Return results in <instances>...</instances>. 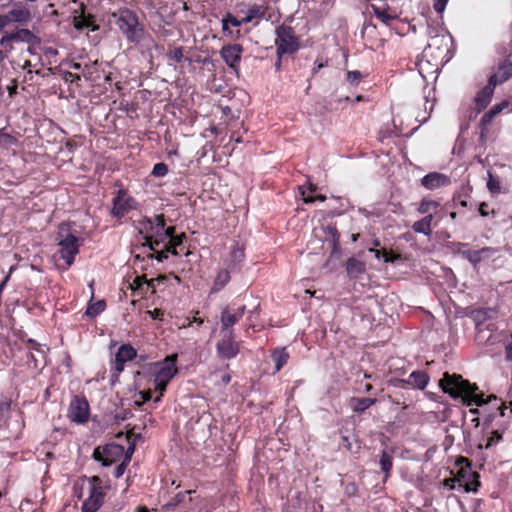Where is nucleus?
I'll list each match as a JSON object with an SVG mask.
<instances>
[{
    "mask_svg": "<svg viewBox=\"0 0 512 512\" xmlns=\"http://www.w3.org/2000/svg\"><path fill=\"white\" fill-rule=\"evenodd\" d=\"M440 386L445 393H448L453 398H462L467 406L476 405L484 406L489 405L491 412L487 414L486 421H492L496 414L505 416L506 406L496 396H489L488 399L484 398L483 393H478V387L471 384L469 381L463 379L461 375H450L445 373L440 380Z\"/></svg>",
    "mask_w": 512,
    "mask_h": 512,
    "instance_id": "1",
    "label": "nucleus"
},
{
    "mask_svg": "<svg viewBox=\"0 0 512 512\" xmlns=\"http://www.w3.org/2000/svg\"><path fill=\"white\" fill-rule=\"evenodd\" d=\"M177 354L167 356L163 361L153 364L151 371L154 375V389L159 392V395L154 399V402H159L163 396L164 391L171 379L177 374L176 367Z\"/></svg>",
    "mask_w": 512,
    "mask_h": 512,
    "instance_id": "2",
    "label": "nucleus"
},
{
    "mask_svg": "<svg viewBox=\"0 0 512 512\" xmlns=\"http://www.w3.org/2000/svg\"><path fill=\"white\" fill-rule=\"evenodd\" d=\"M116 25L129 42L138 43L142 37V28L139 25L137 15L127 9L121 8L112 13Z\"/></svg>",
    "mask_w": 512,
    "mask_h": 512,
    "instance_id": "3",
    "label": "nucleus"
},
{
    "mask_svg": "<svg viewBox=\"0 0 512 512\" xmlns=\"http://www.w3.org/2000/svg\"><path fill=\"white\" fill-rule=\"evenodd\" d=\"M56 240L60 247L61 259L65 261L67 267H70L74 263L75 256L79 253V238L71 234L66 226H61Z\"/></svg>",
    "mask_w": 512,
    "mask_h": 512,
    "instance_id": "4",
    "label": "nucleus"
},
{
    "mask_svg": "<svg viewBox=\"0 0 512 512\" xmlns=\"http://www.w3.org/2000/svg\"><path fill=\"white\" fill-rule=\"evenodd\" d=\"M276 36L275 44L279 58L283 54H293L299 49V41L292 27L284 24L278 26Z\"/></svg>",
    "mask_w": 512,
    "mask_h": 512,
    "instance_id": "5",
    "label": "nucleus"
},
{
    "mask_svg": "<svg viewBox=\"0 0 512 512\" xmlns=\"http://www.w3.org/2000/svg\"><path fill=\"white\" fill-rule=\"evenodd\" d=\"M89 496L83 502L82 512H96L104 503V486L98 476H92L88 479Z\"/></svg>",
    "mask_w": 512,
    "mask_h": 512,
    "instance_id": "6",
    "label": "nucleus"
},
{
    "mask_svg": "<svg viewBox=\"0 0 512 512\" xmlns=\"http://www.w3.org/2000/svg\"><path fill=\"white\" fill-rule=\"evenodd\" d=\"M216 343V353L220 359L231 360L240 352V342L235 340L234 332L220 333Z\"/></svg>",
    "mask_w": 512,
    "mask_h": 512,
    "instance_id": "7",
    "label": "nucleus"
},
{
    "mask_svg": "<svg viewBox=\"0 0 512 512\" xmlns=\"http://www.w3.org/2000/svg\"><path fill=\"white\" fill-rule=\"evenodd\" d=\"M123 454L124 447L122 445L111 443L102 448H95L93 457L96 461L101 462L103 466H109L120 459Z\"/></svg>",
    "mask_w": 512,
    "mask_h": 512,
    "instance_id": "8",
    "label": "nucleus"
},
{
    "mask_svg": "<svg viewBox=\"0 0 512 512\" xmlns=\"http://www.w3.org/2000/svg\"><path fill=\"white\" fill-rule=\"evenodd\" d=\"M457 464L461 465V469L458 473V481L460 482V485H463L467 492H475L480 486L478 474L470 470V463L467 458L461 457L457 461Z\"/></svg>",
    "mask_w": 512,
    "mask_h": 512,
    "instance_id": "9",
    "label": "nucleus"
},
{
    "mask_svg": "<svg viewBox=\"0 0 512 512\" xmlns=\"http://www.w3.org/2000/svg\"><path fill=\"white\" fill-rule=\"evenodd\" d=\"M136 201L125 190H119L113 198V207L111 214L116 218L124 217L129 211L134 209Z\"/></svg>",
    "mask_w": 512,
    "mask_h": 512,
    "instance_id": "10",
    "label": "nucleus"
},
{
    "mask_svg": "<svg viewBox=\"0 0 512 512\" xmlns=\"http://www.w3.org/2000/svg\"><path fill=\"white\" fill-rule=\"evenodd\" d=\"M68 418L77 424L87 422L89 418L88 401L85 398L75 397L70 403Z\"/></svg>",
    "mask_w": 512,
    "mask_h": 512,
    "instance_id": "11",
    "label": "nucleus"
},
{
    "mask_svg": "<svg viewBox=\"0 0 512 512\" xmlns=\"http://www.w3.org/2000/svg\"><path fill=\"white\" fill-rule=\"evenodd\" d=\"M428 382V374L421 370L413 371L407 380L398 378L389 380V384L396 388H404L406 385H410L419 390L425 389L428 385Z\"/></svg>",
    "mask_w": 512,
    "mask_h": 512,
    "instance_id": "12",
    "label": "nucleus"
},
{
    "mask_svg": "<svg viewBox=\"0 0 512 512\" xmlns=\"http://www.w3.org/2000/svg\"><path fill=\"white\" fill-rule=\"evenodd\" d=\"M460 249L458 253L465 259H467L474 267H476L481 261L491 258L497 250L492 247H484L479 250L465 249L468 244L460 243Z\"/></svg>",
    "mask_w": 512,
    "mask_h": 512,
    "instance_id": "13",
    "label": "nucleus"
},
{
    "mask_svg": "<svg viewBox=\"0 0 512 512\" xmlns=\"http://www.w3.org/2000/svg\"><path fill=\"white\" fill-rule=\"evenodd\" d=\"M245 306L237 309L224 308L220 315V333L234 332L233 326L244 316Z\"/></svg>",
    "mask_w": 512,
    "mask_h": 512,
    "instance_id": "14",
    "label": "nucleus"
},
{
    "mask_svg": "<svg viewBox=\"0 0 512 512\" xmlns=\"http://www.w3.org/2000/svg\"><path fill=\"white\" fill-rule=\"evenodd\" d=\"M242 53L243 47L240 44L224 45L220 50L221 58L234 71H238Z\"/></svg>",
    "mask_w": 512,
    "mask_h": 512,
    "instance_id": "15",
    "label": "nucleus"
},
{
    "mask_svg": "<svg viewBox=\"0 0 512 512\" xmlns=\"http://www.w3.org/2000/svg\"><path fill=\"white\" fill-rule=\"evenodd\" d=\"M499 84H502V82H499L498 76H494L492 74L489 78L488 84L481 89L475 97V104L478 112L488 106L494 94V89Z\"/></svg>",
    "mask_w": 512,
    "mask_h": 512,
    "instance_id": "16",
    "label": "nucleus"
},
{
    "mask_svg": "<svg viewBox=\"0 0 512 512\" xmlns=\"http://www.w3.org/2000/svg\"><path fill=\"white\" fill-rule=\"evenodd\" d=\"M175 232L173 226L165 228V220L163 215H156L154 217L153 230L151 237L153 240V247L158 246L160 243L167 240L171 233Z\"/></svg>",
    "mask_w": 512,
    "mask_h": 512,
    "instance_id": "17",
    "label": "nucleus"
},
{
    "mask_svg": "<svg viewBox=\"0 0 512 512\" xmlns=\"http://www.w3.org/2000/svg\"><path fill=\"white\" fill-rule=\"evenodd\" d=\"M136 356L137 352L130 344L121 345L115 355L116 372L121 373L124 370V364L133 360Z\"/></svg>",
    "mask_w": 512,
    "mask_h": 512,
    "instance_id": "18",
    "label": "nucleus"
},
{
    "mask_svg": "<svg viewBox=\"0 0 512 512\" xmlns=\"http://www.w3.org/2000/svg\"><path fill=\"white\" fill-rule=\"evenodd\" d=\"M421 183L425 188H427L429 190H434V189H437L440 187H445V186L450 185L451 179L449 176H447L445 174L433 172V173H429V174L425 175L421 179Z\"/></svg>",
    "mask_w": 512,
    "mask_h": 512,
    "instance_id": "19",
    "label": "nucleus"
},
{
    "mask_svg": "<svg viewBox=\"0 0 512 512\" xmlns=\"http://www.w3.org/2000/svg\"><path fill=\"white\" fill-rule=\"evenodd\" d=\"M7 24L17 22L20 24H26L31 19L30 10L22 5H15L7 14L4 15Z\"/></svg>",
    "mask_w": 512,
    "mask_h": 512,
    "instance_id": "20",
    "label": "nucleus"
},
{
    "mask_svg": "<svg viewBox=\"0 0 512 512\" xmlns=\"http://www.w3.org/2000/svg\"><path fill=\"white\" fill-rule=\"evenodd\" d=\"M244 258V247L242 245L235 244L231 251L229 252V256L226 259L225 263L228 269L233 271L244 260Z\"/></svg>",
    "mask_w": 512,
    "mask_h": 512,
    "instance_id": "21",
    "label": "nucleus"
},
{
    "mask_svg": "<svg viewBox=\"0 0 512 512\" xmlns=\"http://www.w3.org/2000/svg\"><path fill=\"white\" fill-rule=\"evenodd\" d=\"M375 398L351 397L348 405L354 413L361 414L376 403Z\"/></svg>",
    "mask_w": 512,
    "mask_h": 512,
    "instance_id": "22",
    "label": "nucleus"
},
{
    "mask_svg": "<svg viewBox=\"0 0 512 512\" xmlns=\"http://www.w3.org/2000/svg\"><path fill=\"white\" fill-rule=\"evenodd\" d=\"M346 271L350 278L356 279L365 272V263L355 257L347 260Z\"/></svg>",
    "mask_w": 512,
    "mask_h": 512,
    "instance_id": "23",
    "label": "nucleus"
},
{
    "mask_svg": "<svg viewBox=\"0 0 512 512\" xmlns=\"http://www.w3.org/2000/svg\"><path fill=\"white\" fill-rule=\"evenodd\" d=\"M154 218L145 217L142 221L139 222V233L144 234L145 246H148L151 250H154L153 240L151 237V232L153 230Z\"/></svg>",
    "mask_w": 512,
    "mask_h": 512,
    "instance_id": "24",
    "label": "nucleus"
},
{
    "mask_svg": "<svg viewBox=\"0 0 512 512\" xmlns=\"http://www.w3.org/2000/svg\"><path fill=\"white\" fill-rule=\"evenodd\" d=\"M34 38L33 33L28 29H18L17 31H14L10 34L5 35L2 38V42L8 40V41H21L30 43Z\"/></svg>",
    "mask_w": 512,
    "mask_h": 512,
    "instance_id": "25",
    "label": "nucleus"
},
{
    "mask_svg": "<svg viewBox=\"0 0 512 512\" xmlns=\"http://www.w3.org/2000/svg\"><path fill=\"white\" fill-rule=\"evenodd\" d=\"M372 11L374 16L385 25H389V23L396 18L395 14L390 13L388 6L381 7L372 5Z\"/></svg>",
    "mask_w": 512,
    "mask_h": 512,
    "instance_id": "26",
    "label": "nucleus"
},
{
    "mask_svg": "<svg viewBox=\"0 0 512 512\" xmlns=\"http://www.w3.org/2000/svg\"><path fill=\"white\" fill-rule=\"evenodd\" d=\"M510 106V102L507 100H503L502 102L494 105L489 111H487L481 118V122L484 125L489 124L495 116L501 113L503 110L507 109Z\"/></svg>",
    "mask_w": 512,
    "mask_h": 512,
    "instance_id": "27",
    "label": "nucleus"
},
{
    "mask_svg": "<svg viewBox=\"0 0 512 512\" xmlns=\"http://www.w3.org/2000/svg\"><path fill=\"white\" fill-rule=\"evenodd\" d=\"M230 269H220L214 279L213 287L211 292H219L226 284L230 281Z\"/></svg>",
    "mask_w": 512,
    "mask_h": 512,
    "instance_id": "28",
    "label": "nucleus"
},
{
    "mask_svg": "<svg viewBox=\"0 0 512 512\" xmlns=\"http://www.w3.org/2000/svg\"><path fill=\"white\" fill-rule=\"evenodd\" d=\"M432 220H433V215L428 214L423 219L416 221L413 224L412 228L416 233H420V234L428 236L432 232V230H431Z\"/></svg>",
    "mask_w": 512,
    "mask_h": 512,
    "instance_id": "29",
    "label": "nucleus"
},
{
    "mask_svg": "<svg viewBox=\"0 0 512 512\" xmlns=\"http://www.w3.org/2000/svg\"><path fill=\"white\" fill-rule=\"evenodd\" d=\"M494 76H498L499 82L504 83L510 77H512V56L506 59L503 63L499 65L497 73L493 74Z\"/></svg>",
    "mask_w": 512,
    "mask_h": 512,
    "instance_id": "30",
    "label": "nucleus"
},
{
    "mask_svg": "<svg viewBox=\"0 0 512 512\" xmlns=\"http://www.w3.org/2000/svg\"><path fill=\"white\" fill-rule=\"evenodd\" d=\"M271 357L275 363V370L279 371L284 365L287 364L289 359V353L286 351L285 348H278L272 352Z\"/></svg>",
    "mask_w": 512,
    "mask_h": 512,
    "instance_id": "31",
    "label": "nucleus"
},
{
    "mask_svg": "<svg viewBox=\"0 0 512 512\" xmlns=\"http://www.w3.org/2000/svg\"><path fill=\"white\" fill-rule=\"evenodd\" d=\"M379 465L381 471L385 474V479L390 475V471L393 466V456L390 452L383 450L380 456Z\"/></svg>",
    "mask_w": 512,
    "mask_h": 512,
    "instance_id": "32",
    "label": "nucleus"
},
{
    "mask_svg": "<svg viewBox=\"0 0 512 512\" xmlns=\"http://www.w3.org/2000/svg\"><path fill=\"white\" fill-rule=\"evenodd\" d=\"M264 15H265V8L263 6L253 5L248 9L246 16L244 18H242V20H243V23H250L254 19H257V20L262 19L264 17Z\"/></svg>",
    "mask_w": 512,
    "mask_h": 512,
    "instance_id": "33",
    "label": "nucleus"
},
{
    "mask_svg": "<svg viewBox=\"0 0 512 512\" xmlns=\"http://www.w3.org/2000/svg\"><path fill=\"white\" fill-rule=\"evenodd\" d=\"M185 239L184 234L175 235L174 233H171V236L167 238L168 240V247L171 250V253L173 255H178L179 252L177 251V247L180 246L183 243V240Z\"/></svg>",
    "mask_w": 512,
    "mask_h": 512,
    "instance_id": "34",
    "label": "nucleus"
},
{
    "mask_svg": "<svg viewBox=\"0 0 512 512\" xmlns=\"http://www.w3.org/2000/svg\"><path fill=\"white\" fill-rule=\"evenodd\" d=\"M439 206V203L432 200V199H426L424 198L419 207H418V211L419 213L421 214H432L431 212L436 210L437 207Z\"/></svg>",
    "mask_w": 512,
    "mask_h": 512,
    "instance_id": "35",
    "label": "nucleus"
},
{
    "mask_svg": "<svg viewBox=\"0 0 512 512\" xmlns=\"http://www.w3.org/2000/svg\"><path fill=\"white\" fill-rule=\"evenodd\" d=\"M106 304L104 300H99L95 303H90L86 310V315L89 317H96L105 310Z\"/></svg>",
    "mask_w": 512,
    "mask_h": 512,
    "instance_id": "36",
    "label": "nucleus"
},
{
    "mask_svg": "<svg viewBox=\"0 0 512 512\" xmlns=\"http://www.w3.org/2000/svg\"><path fill=\"white\" fill-rule=\"evenodd\" d=\"M167 57L170 61H174L176 63H181L184 59V48L183 47L169 48V50L167 52Z\"/></svg>",
    "mask_w": 512,
    "mask_h": 512,
    "instance_id": "37",
    "label": "nucleus"
},
{
    "mask_svg": "<svg viewBox=\"0 0 512 512\" xmlns=\"http://www.w3.org/2000/svg\"><path fill=\"white\" fill-rule=\"evenodd\" d=\"M487 188L492 194H498L501 191L499 180L490 171H488Z\"/></svg>",
    "mask_w": 512,
    "mask_h": 512,
    "instance_id": "38",
    "label": "nucleus"
},
{
    "mask_svg": "<svg viewBox=\"0 0 512 512\" xmlns=\"http://www.w3.org/2000/svg\"><path fill=\"white\" fill-rule=\"evenodd\" d=\"M259 315V305H257L253 310L249 311V314L247 316V330L256 328V320Z\"/></svg>",
    "mask_w": 512,
    "mask_h": 512,
    "instance_id": "39",
    "label": "nucleus"
},
{
    "mask_svg": "<svg viewBox=\"0 0 512 512\" xmlns=\"http://www.w3.org/2000/svg\"><path fill=\"white\" fill-rule=\"evenodd\" d=\"M501 439L502 435L498 431H492L490 437L486 440V443L484 445L480 444L479 447L489 449L497 444Z\"/></svg>",
    "mask_w": 512,
    "mask_h": 512,
    "instance_id": "40",
    "label": "nucleus"
},
{
    "mask_svg": "<svg viewBox=\"0 0 512 512\" xmlns=\"http://www.w3.org/2000/svg\"><path fill=\"white\" fill-rule=\"evenodd\" d=\"M369 252L373 253L377 259L383 258L386 263L394 261V258L386 250H378L373 247L369 249Z\"/></svg>",
    "mask_w": 512,
    "mask_h": 512,
    "instance_id": "41",
    "label": "nucleus"
},
{
    "mask_svg": "<svg viewBox=\"0 0 512 512\" xmlns=\"http://www.w3.org/2000/svg\"><path fill=\"white\" fill-rule=\"evenodd\" d=\"M369 252L373 253L377 259L383 258L386 263L394 261V258L386 250H378L373 247L369 249Z\"/></svg>",
    "mask_w": 512,
    "mask_h": 512,
    "instance_id": "42",
    "label": "nucleus"
},
{
    "mask_svg": "<svg viewBox=\"0 0 512 512\" xmlns=\"http://www.w3.org/2000/svg\"><path fill=\"white\" fill-rule=\"evenodd\" d=\"M369 252L373 253L377 259L383 258L386 263L394 261V258L386 250H378L373 247L369 249Z\"/></svg>",
    "mask_w": 512,
    "mask_h": 512,
    "instance_id": "43",
    "label": "nucleus"
},
{
    "mask_svg": "<svg viewBox=\"0 0 512 512\" xmlns=\"http://www.w3.org/2000/svg\"><path fill=\"white\" fill-rule=\"evenodd\" d=\"M168 173V167L165 163H157L154 165L152 175L155 177H164Z\"/></svg>",
    "mask_w": 512,
    "mask_h": 512,
    "instance_id": "44",
    "label": "nucleus"
},
{
    "mask_svg": "<svg viewBox=\"0 0 512 512\" xmlns=\"http://www.w3.org/2000/svg\"><path fill=\"white\" fill-rule=\"evenodd\" d=\"M362 74L360 71H348L347 72V81L351 84V85H358L359 82L361 81L362 79Z\"/></svg>",
    "mask_w": 512,
    "mask_h": 512,
    "instance_id": "45",
    "label": "nucleus"
},
{
    "mask_svg": "<svg viewBox=\"0 0 512 512\" xmlns=\"http://www.w3.org/2000/svg\"><path fill=\"white\" fill-rule=\"evenodd\" d=\"M299 190H300V193L301 195L303 196V201L305 203H313L315 200H319L321 202L325 201L326 197L324 195H317L315 197H312V196H306V190L303 186H300L299 187Z\"/></svg>",
    "mask_w": 512,
    "mask_h": 512,
    "instance_id": "46",
    "label": "nucleus"
},
{
    "mask_svg": "<svg viewBox=\"0 0 512 512\" xmlns=\"http://www.w3.org/2000/svg\"><path fill=\"white\" fill-rule=\"evenodd\" d=\"M130 462V455H125L124 460L115 468L114 476L120 478L126 469L127 464Z\"/></svg>",
    "mask_w": 512,
    "mask_h": 512,
    "instance_id": "47",
    "label": "nucleus"
},
{
    "mask_svg": "<svg viewBox=\"0 0 512 512\" xmlns=\"http://www.w3.org/2000/svg\"><path fill=\"white\" fill-rule=\"evenodd\" d=\"M222 20L227 21V24H231L234 27H240L242 24H244L242 19L238 20L229 12L223 17Z\"/></svg>",
    "mask_w": 512,
    "mask_h": 512,
    "instance_id": "48",
    "label": "nucleus"
},
{
    "mask_svg": "<svg viewBox=\"0 0 512 512\" xmlns=\"http://www.w3.org/2000/svg\"><path fill=\"white\" fill-rule=\"evenodd\" d=\"M494 311L492 309H479L476 311V318L479 320H485L491 318Z\"/></svg>",
    "mask_w": 512,
    "mask_h": 512,
    "instance_id": "49",
    "label": "nucleus"
},
{
    "mask_svg": "<svg viewBox=\"0 0 512 512\" xmlns=\"http://www.w3.org/2000/svg\"><path fill=\"white\" fill-rule=\"evenodd\" d=\"M28 343L30 344V349L36 351L37 353L41 354V356L45 357V350L43 347L37 343L36 341L29 339Z\"/></svg>",
    "mask_w": 512,
    "mask_h": 512,
    "instance_id": "50",
    "label": "nucleus"
},
{
    "mask_svg": "<svg viewBox=\"0 0 512 512\" xmlns=\"http://www.w3.org/2000/svg\"><path fill=\"white\" fill-rule=\"evenodd\" d=\"M171 252L170 248L167 246L165 250L157 252L155 255H151V257H155L158 262H163L168 258V253Z\"/></svg>",
    "mask_w": 512,
    "mask_h": 512,
    "instance_id": "51",
    "label": "nucleus"
},
{
    "mask_svg": "<svg viewBox=\"0 0 512 512\" xmlns=\"http://www.w3.org/2000/svg\"><path fill=\"white\" fill-rule=\"evenodd\" d=\"M448 0H434L433 8L437 13H442L445 10Z\"/></svg>",
    "mask_w": 512,
    "mask_h": 512,
    "instance_id": "52",
    "label": "nucleus"
},
{
    "mask_svg": "<svg viewBox=\"0 0 512 512\" xmlns=\"http://www.w3.org/2000/svg\"><path fill=\"white\" fill-rule=\"evenodd\" d=\"M185 497V494H182V493H179L176 495V502H169L165 505V507L167 508V510H171L173 509L178 503H180L181 501H183Z\"/></svg>",
    "mask_w": 512,
    "mask_h": 512,
    "instance_id": "53",
    "label": "nucleus"
},
{
    "mask_svg": "<svg viewBox=\"0 0 512 512\" xmlns=\"http://www.w3.org/2000/svg\"><path fill=\"white\" fill-rule=\"evenodd\" d=\"M89 24H90V22L88 20L82 18V19L77 20L75 22V28L78 29V30H82L84 28L89 27Z\"/></svg>",
    "mask_w": 512,
    "mask_h": 512,
    "instance_id": "54",
    "label": "nucleus"
},
{
    "mask_svg": "<svg viewBox=\"0 0 512 512\" xmlns=\"http://www.w3.org/2000/svg\"><path fill=\"white\" fill-rule=\"evenodd\" d=\"M17 87V82L15 80H13L12 83L7 86V91L10 97H13L17 93Z\"/></svg>",
    "mask_w": 512,
    "mask_h": 512,
    "instance_id": "55",
    "label": "nucleus"
},
{
    "mask_svg": "<svg viewBox=\"0 0 512 512\" xmlns=\"http://www.w3.org/2000/svg\"><path fill=\"white\" fill-rule=\"evenodd\" d=\"M487 207H488V205L485 202L480 204L479 213L482 217H486L488 215Z\"/></svg>",
    "mask_w": 512,
    "mask_h": 512,
    "instance_id": "56",
    "label": "nucleus"
},
{
    "mask_svg": "<svg viewBox=\"0 0 512 512\" xmlns=\"http://www.w3.org/2000/svg\"><path fill=\"white\" fill-rule=\"evenodd\" d=\"M222 22V31L226 35H231L232 31L229 28V24H227V21H221Z\"/></svg>",
    "mask_w": 512,
    "mask_h": 512,
    "instance_id": "57",
    "label": "nucleus"
},
{
    "mask_svg": "<svg viewBox=\"0 0 512 512\" xmlns=\"http://www.w3.org/2000/svg\"><path fill=\"white\" fill-rule=\"evenodd\" d=\"M327 229H328L329 233L332 235L334 241L336 242L339 237L337 229L335 227H331V226H329Z\"/></svg>",
    "mask_w": 512,
    "mask_h": 512,
    "instance_id": "58",
    "label": "nucleus"
},
{
    "mask_svg": "<svg viewBox=\"0 0 512 512\" xmlns=\"http://www.w3.org/2000/svg\"><path fill=\"white\" fill-rule=\"evenodd\" d=\"M506 359L512 361V343L506 346Z\"/></svg>",
    "mask_w": 512,
    "mask_h": 512,
    "instance_id": "59",
    "label": "nucleus"
},
{
    "mask_svg": "<svg viewBox=\"0 0 512 512\" xmlns=\"http://www.w3.org/2000/svg\"><path fill=\"white\" fill-rule=\"evenodd\" d=\"M7 22L4 15H0V33L4 29L5 26H7Z\"/></svg>",
    "mask_w": 512,
    "mask_h": 512,
    "instance_id": "60",
    "label": "nucleus"
},
{
    "mask_svg": "<svg viewBox=\"0 0 512 512\" xmlns=\"http://www.w3.org/2000/svg\"><path fill=\"white\" fill-rule=\"evenodd\" d=\"M9 277H10V276H9V275H7V276L3 279V281L0 283V294L2 293L3 289L5 288V286H6L7 282H8V280H9Z\"/></svg>",
    "mask_w": 512,
    "mask_h": 512,
    "instance_id": "61",
    "label": "nucleus"
},
{
    "mask_svg": "<svg viewBox=\"0 0 512 512\" xmlns=\"http://www.w3.org/2000/svg\"><path fill=\"white\" fill-rule=\"evenodd\" d=\"M149 313L152 315L153 318H156L161 314V311L159 309H154L153 311H149Z\"/></svg>",
    "mask_w": 512,
    "mask_h": 512,
    "instance_id": "62",
    "label": "nucleus"
},
{
    "mask_svg": "<svg viewBox=\"0 0 512 512\" xmlns=\"http://www.w3.org/2000/svg\"><path fill=\"white\" fill-rule=\"evenodd\" d=\"M231 380V377L230 375L226 374V375H223L222 376V382L225 383V384H228Z\"/></svg>",
    "mask_w": 512,
    "mask_h": 512,
    "instance_id": "63",
    "label": "nucleus"
},
{
    "mask_svg": "<svg viewBox=\"0 0 512 512\" xmlns=\"http://www.w3.org/2000/svg\"><path fill=\"white\" fill-rule=\"evenodd\" d=\"M151 397H152V396H151V391H147V392L143 393V399H144V401H148V400H150V399H151Z\"/></svg>",
    "mask_w": 512,
    "mask_h": 512,
    "instance_id": "64",
    "label": "nucleus"
}]
</instances>
